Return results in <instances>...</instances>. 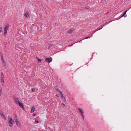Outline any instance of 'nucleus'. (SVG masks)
<instances>
[{
    "label": "nucleus",
    "instance_id": "nucleus-1",
    "mask_svg": "<svg viewBox=\"0 0 131 131\" xmlns=\"http://www.w3.org/2000/svg\"><path fill=\"white\" fill-rule=\"evenodd\" d=\"M14 99L16 104H18L23 110L25 109L23 103L18 97H14Z\"/></svg>",
    "mask_w": 131,
    "mask_h": 131
},
{
    "label": "nucleus",
    "instance_id": "nucleus-2",
    "mask_svg": "<svg viewBox=\"0 0 131 131\" xmlns=\"http://www.w3.org/2000/svg\"><path fill=\"white\" fill-rule=\"evenodd\" d=\"M1 82H2L3 85V84L4 82V76L3 72H1Z\"/></svg>",
    "mask_w": 131,
    "mask_h": 131
},
{
    "label": "nucleus",
    "instance_id": "nucleus-3",
    "mask_svg": "<svg viewBox=\"0 0 131 131\" xmlns=\"http://www.w3.org/2000/svg\"><path fill=\"white\" fill-rule=\"evenodd\" d=\"M45 61L47 62L50 63L52 61V59L51 58H47L46 59Z\"/></svg>",
    "mask_w": 131,
    "mask_h": 131
},
{
    "label": "nucleus",
    "instance_id": "nucleus-4",
    "mask_svg": "<svg viewBox=\"0 0 131 131\" xmlns=\"http://www.w3.org/2000/svg\"><path fill=\"white\" fill-rule=\"evenodd\" d=\"M9 27V24H7L5 27L4 29V31H7Z\"/></svg>",
    "mask_w": 131,
    "mask_h": 131
},
{
    "label": "nucleus",
    "instance_id": "nucleus-5",
    "mask_svg": "<svg viewBox=\"0 0 131 131\" xmlns=\"http://www.w3.org/2000/svg\"><path fill=\"white\" fill-rule=\"evenodd\" d=\"M14 122V121H12L11 120L8 121V123L10 127H12L13 126V122Z\"/></svg>",
    "mask_w": 131,
    "mask_h": 131
},
{
    "label": "nucleus",
    "instance_id": "nucleus-6",
    "mask_svg": "<svg viewBox=\"0 0 131 131\" xmlns=\"http://www.w3.org/2000/svg\"><path fill=\"white\" fill-rule=\"evenodd\" d=\"M60 93H61V96H62V100L63 101H66V99H65V98L64 96H63V94L61 92H60Z\"/></svg>",
    "mask_w": 131,
    "mask_h": 131
},
{
    "label": "nucleus",
    "instance_id": "nucleus-7",
    "mask_svg": "<svg viewBox=\"0 0 131 131\" xmlns=\"http://www.w3.org/2000/svg\"><path fill=\"white\" fill-rule=\"evenodd\" d=\"M16 124L19 127H21V125L20 123L18 121H17L15 122Z\"/></svg>",
    "mask_w": 131,
    "mask_h": 131
},
{
    "label": "nucleus",
    "instance_id": "nucleus-8",
    "mask_svg": "<svg viewBox=\"0 0 131 131\" xmlns=\"http://www.w3.org/2000/svg\"><path fill=\"white\" fill-rule=\"evenodd\" d=\"M29 15V13L28 12H26L24 14V16L26 18H27L28 17Z\"/></svg>",
    "mask_w": 131,
    "mask_h": 131
},
{
    "label": "nucleus",
    "instance_id": "nucleus-9",
    "mask_svg": "<svg viewBox=\"0 0 131 131\" xmlns=\"http://www.w3.org/2000/svg\"><path fill=\"white\" fill-rule=\"evenodd\" d=\"M78 109L79 110V111L80 112V113L81 114H83L84 112L83 110L81 109V108H78Z\"/></svg>",
    "mask_w": 131,
    "mask_h": 131
},
{
    "label": "nucleus",
    "instance_id": "nucleus-10",
    "mask_svg": "<svg viewBox=\"0 0 131 131\" xmlns=\"http://www.w3.org/2000/svg\"><path fill=\"white\" fill-rule=\"evenodd\" d=\"M2 64L4 65V67L6 69V63L4 61H3L2 62Z\"/></svg>",
    "mask_w": 131,
    "mask_h": 131
},
{
    "label": "nucleus",
    "instance_id": "nucleus-11",
    "mask_svg": "<svg viewBox=\"0 0 131 131\" xmlns=\"http://www.w3.org/2000/svg\"><path fill=\"white\" fill-rule=\"evenodd\" d=\"M1 116L3 117V118L5 120L6 119V118L5 116V115L3 113H2V114L1 115Z\"/></svg>",
    "mask_w": 131,
    "mask_h": 131
},
{
    "label": "nucleus",
    "instance_id": "nucleus-12",
    "mask_svg": "<svg viewBox=\"0 0 131 131\" xmlns=\"http://www.w3.org/2000/svg\"><path fill=\"white\" fill-rule=\"evenodd\" d=\"M9 121L11 120L12 121H14V120L12 119V117L10 116H9L8 117Z\"/></svg>",
    "mask_w": 131,
    "mask_h": 131
},
{
    "label": "nucleus",
    "instance_id": "nucleus-13",
    "mask_svg": "<svg viewBox=\"0 0 131 131\" xmlns=\"http://www.w3.org/2000/svg\"><path fill=\"white\" fill-rule=\"evenodd\" d=\"M73 31L71 30H69L67 31V32L69 34H71Z\"/></svg>",
    "mask_w": 131,
    "mask_h": 131
},
{
    "label": "nucleus",
    "instance_id": "nucleus-14",
    "mask_svg": "<svg viewBox=\"0 0 131 131\" xmlns=\"http://www.w3.org/2000/svg\"><path fill=\"white\" fill-rule=\"evenodd\" d=\"M15 121L16 122L17 121H18V119L17 118V116L16 115H15Z\"/></svg>",
    "mask_w": 131,
    "mask_h": 131
},
{
    "label": "nucleus",
    "instance_id": "nucleus-15",
    "mask_svg": "<svg viewBox=\"0 0 131 131\" xmlns=\"http://www.w3.org/2000/svg\"><path fill=\"white\" fill-rule=\"evenodd\" d=\"M35 110V108L34 107H32L31 109V112L32 113V112H33Z\"/></svg>",
    "mask_w": 131,
    "mask_h": 131
},
{
    "label": "nucleus",
    "instance_id": "nucleus-16",
    "mask_svg": "<svg viewBox=\"0 0 131 131\" xmlns=\"http://www.w3.org/2000/svg\"><path fill=\"white\" fill-rule=\"evenodd\" d=\"M127 12V10H126L124 13H123V15L121 17H123V16H124V17H125L126 16H124V15H125L126 14V12Z\"/></svg>",
    "mask_w": 131,
    "mask_h": 131
},
{
    "label": "nucleus",
    "instance_id": "nucleus-17",
    "mask_svg": "<svg viewBox=\"0 0 131 131\" xmlns=\"http://www.w3.org/2000/svg\"><path fill=\"white\" fill-rule=\"evenodd\" d=\"M55 89L58 92H60H60H61V91H60L57 88V86H55Z\"/></svg>",
    "mask_w": 131,
    "mask_h": 131
},
{
    "label": "nucleus",
    "instance_id": "nucleus-18",
    "mask_svg": "<svg viewBox=\"0 0 131 131\" xmlns=\"http://www.w3.org/2000/svg\"><path fill=\"white\" fill-rule=\"evenodd\" d=\"M0 54H1V59H2L4 58H3V54H2V52H0Z\"/></svg>",
    "mask_w": 131,
    "mask_h": 131
},
{
    "label": "nucleus",
    "instance_id": "nucleus-19",
    "mask_svg": "<svg viewBox=\"0 0 131 131\" xmlns=\"http://www.w3.org/2000/svg\"><path fill=\"white\" fill-rule=\"evenodd\" d=\"M37 58V59H38V62L39 63H40V62H41V60H41V59H38V58Z\"/></svg>",
    "mask_w": 131,
    "mask_h": 131
},
{
    "label": "nucleus",
    "instance_id": "nucleus-20",
    "mask_svg": "<svg viewBox=\"0 0 131 131\" xmlns=\"http://www.w3.org/2000/svg\"><path fill=\"white\" fill-rule=\"evenodd\" d=\"M2 26H0V33H1L2 32Z\"/></svg>",
    "mask_w": 131,
    "mask_h": 131
},
{
    "label": "nucleus",
    "instance_id": "nucleus-21",
    "mask_svg": "<svg viewBox=\"0 0 131 131\" xmlns=\"http://www.w3.org/2000/svg\"><path fill=\"white\" fill-rule=\"evenodd\" d=\"M35 122L37 123H39V121L37 119L35 120Z\"/></svg>",
    "mask_w": 131,
    "mask_h": 131
},
{
    "label": "nucleus",
    "instance_id": "nucleus-22",
    "mask_svg": "<svg viewBox=\"0 0 131 131\" xmlns=\"http://www.w3.org/2000/svg\"><path fill=\"white\" fill-rule=\"evenodd\" d=\"M7 31H4V35L5 36L7 34Z\"/></svg>",
    "mask_w": 131,
    "mask_h": 131
},
{
    "label": "nucleus",
    "instance_id": "nucleus-23",
    "mask_svg": "<svg viewBox=\"0 0 131 131\" xmlns=\"http://www.w3.org/2000/svg\"><path fill=\"white\" fill-rule=\"evenodd\" d=\"M81 115L82 116V117L83 118V119H84V115H83V114H82Z\"/></svg>",
    "mask_w": 131,
    "mask_h": 131
},
{
    "label": "nucleus",
    "instance_id": "nucleus-24",
    "mask_svg": "<svg viewBox=\"0 0 131 131\" xmlns=\"http://www.w3.org/2000/svg\"><path fill=\"white\" fill-rule=\"evenodd\" d=\"M90 37H86L85 38H84V39H82V40H84V39H88Z\"/></svg>",
    "mask_w": 131,
    "mask_h": 131
},
{
    "label": "nucleus",
    "instance_id": "nucleus-25",
    "mask_svg": "<svg viewBox=\"0 0 131 131\" xmlns=\"http://www.w3.org/2000/svg\"><path fill=\"white\" fill-rule=\"evenodd\" d=\"M35 89H34V88H33V89H32V91L33 92H34L35 91Z\"/></svg>",
    "mask_w": 131,
    "mask_h": 131
},
{
    "label": "nucleus",
    "instance_id": "nucleus-26",
    "mask_svg": "<svg viewBox=\"0 0 131 131\" xmlns=\"http://www.w3.org/2000/svg\"><path fill=\"white\" fill-rule=\"evenodd\" d=\"M36 114L34 113L32 114V116H35L36 115Z\"/></svg>",
    "mask_w": 131,
    "mask_h": 131
},
{
    "label": "nucleus",
    "instance_id": "nucleus-27",
    "mask_svg": "<svg viewBox=\"0 0 131 131\" xmlns=\"http://www.w3.org/2000/svg\"><path fill=\"white\" fill-rule=\"evenodd\" d=\"M89 6H87L86 7H85V8L87 9H89Z\"/></svg>",
    "mask_w": 131,
    "mask_h": 131
},
{
    "label": "nucleus",
    "instance_id": "nucleus-28",
    "mask_svg": "<svg viewBox=\"0 0 131 131\" xmlns=\"http://www.w3.org/2000/svg\"><path fill=\"white\" fill-rule=\"evenodd\" d=\"M62 104L63 105L62 107H65V105L63 103H62Z\"/></svg>",
    "mask_w": 131,
    "mask_h": 131
},
{
    "label": "nucleus",
    "instance_id": "nucleus-29",
    "mask_svg": "<svg viewBox=\"0 0 131 131\" xmlns=\"http://www.w3.org/2000/svg\"><path fill=\"white\" fill-rule=\"evenodd\" d=\"M1 60H2V62L5 61L4 58L1 59Z\"/></svg>",
    "mask_w": 131,
    "mask_h": 131
},
{
    "label": "nucleus",
    "instance_id": "nucleus-30",
    "mask_svg": "<svg viewBox=\"0 0 131 131\" xmlns=\"http://www.w3.org/2000/svg\"><path fill=\"white\" fill-rule=\"evenodd\" d=\"M5 45H7V42H5Z\"/></svg>",
    "mask_w": 131,
    "mask_h": 131
},
{
    "label": "nucleus",
    "instance_id": "nucleus-31",
    "mask_svg": "<svg viewBox=\"0 0 131 131\" xmlns=\"http://www.w3.org/2000/svg\"><path fill=\"white\" fill-rule=\"evenodd\" d=\"M109 23H110V22H108V23H106V24H105L104 25H103V26H104V25H106V24H108Z\"/></svg>",
    "mask_w": 131,
    "mask_h": 131
},
{
    "label": "nucleus",
    "instance_id": "nucleus-32",
    "mask_svg": "<svg viewBox=\"0 0 131 131\" xmlns=\"http://www.w3.org/2000/svg\"><path fill=\"white\" fill-rule=\"evenodd\" d=\"M2 113H3L2 112L0 113V114L1 115L2 114Z\"/></svg>",
    "mask_w": 131,
    "mask_h": 131
},
{
    "label": "nucleus",
    "instance_id": "nucleus-33",
    "mask_svg": "<svg viewBox=\"0 0 131 131\" xmlns=\"http://www.w3.org/2000/svg\"><path fill=\"white\" fill-rule=\"evenodd\" d=\"M102 28H100V29H98V30H100V29H101Z\"/></svg>",
    "mask_w": 131,
    "mask_h": 131
},
{
    "label": "nucleus",
    "instance_id": "nucleus-34",
    "mask_svg": "<svg viewBox=\"0 0 131 131\" xmlns=\"http://www.w3.org/2000/svg\"><path fill=\"white\" fill-rule=\"evenodd\" d=\"M56 96H58V95H56Z\"/></svg>",
    "mask_w": 131,
    "mask_h": 131
},
{
    "label": "nucleus",
    "instance_id": "nucleus-35",
    "mask_svg": "<svg viewBox=\"0 0 131 131\" xmlns=\"http://www.w3.org/2000/svg\"><path fill=\"white\" fill-rule=\"evenodd\" d=\"M108 13V12H107V14Z\"/></svg>",
    "mask_w": 131,
    "mask_h": 131
}]
</instances>
